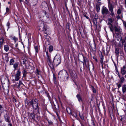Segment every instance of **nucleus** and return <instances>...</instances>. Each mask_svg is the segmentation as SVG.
<instances>
[{
	"mask_svg": "<svg viewBox=\"0 0 126 126\" xmlns=\"http://www.w3.org/2000/svg\"><path fill=\"white\" fill-rule=\"evenodd\" d=\"M58 76L59 78L64 79L65 80H67L69 78L67 71L64 70L60 71L58 74Z\"/></svg>",
	"mask_w": 126,
	"mask_h": 126,
	"instance_id": "f257e3e1",
	"label": "nucleus"
},
{
	"mask_svg": "<svg viewBox=\"0 0 126 126\" xmlns=\"http://www.w3.org/2000/svg\"><path fill=\"white\" fill-rule=\"evenodd\" d=\"M61 56L59 54H57L55 57L53 62H52V64L53 65V67L51 68H53L54 65L58 66L61 63Z\"/></svg>",
	"mask_w": 126,
	"mask_h": 126,
	"instance_id": "f03ea898",
	"label": "nucleus"
},
{
	"mask_svg": "<svg viewBox=\"0 0 126 126\" xmlns=\"http://www.w3.org/2000/svg\"><path fill=\"white\" fill-rule=\"evenodd\" d=\"M39 30L41 31L44 30L45 28L47 26L46 24L42 21H40L38 23Z\"/></svg>",
	"mask_w": 126,
	"mask_h": 126,
	"instance_id": "7ed1b4c3",
	"label": "nucleus"
},
{
	"mask_svg": "<svg viewBox=\"0 0 126 126\" xmlns=\"http://www.w3.org/2000/svg\"><path fill=\"white\" fill-rule=\"evenodd\" d=\"M108 7L109 11H110V15L113 17L115 16V15L113 11L114 7L113 5L109 3L108 4Z\"/></svg>",
	"mask_w": 126,
	"mask_h": 126,
	"instance_id": "20e7f679",
	"label": "nucleus"
},
{
	"mask_svg": "<svg viewBox=\"0 0 126 126\" xmlns=\"http://www.w3.org/2000/svg\"><path fill=\"white\" fill-rule=\"evenodd\" d=\"M66 110L67 112L69 114H70L76 119L77 118V115L76 112L73 111L72 112L70 109L69 107L67 108Z\"/></svg>",
	"mask_w": 126,
	"mask_h": 126,
	"instance_id": "39448f33",
	"label": "nucleus"
},
{
	"mask_svg": "<svg viewBox=\"0 0 126 126\" xmlns=\"http://www.w3.org/2000/svg\"><path fill=\"white\" fill-rule=\"evenodd\" d=\"M33 100L32 99L31 101L28 102L27 100V99L25 101V106L27 109H29L31 105H33Z\"/></svg>",
	"mask_w": 126,
	"mask_h": 126,
	"instance_id": "423d86ee",
	"label": "nucleus"
},
{
	"mask_svg": "<svg viewBox=\"0 0 126 126\" xmlns=\"http://www.w3.org/2000/svg\"><path fill=\"white\" fill-rule=\"evenodd\" d=\"M38 102L36 98H35L33 100V104L32 107L35 110H36L39 107Z\"/></svg>",
	"mask_w": 126,
	"mask_h": 126,
	"instance_id": "0eeeda50",
	"label": "nucleus"
},
{
	"mask_svg": "<svg viewBox=\"0 0 126 126\" xmlns=\"http://www.w3.org/2000/svg\"><path fill=\"white\" fill-rule=\"evenodd\" d=\"M21 76V72L20 69H18L15 75V80L16 81L20 79Z\"/></svg>",
	"mask_w": 126,
	"mask_h": 126,
	"instance_id": "6e6552de",
	"label": "nucleus"
},
{
	"mask_svg": "<svg viewBox=\"0 0 126 126\" xmlns=\"http://www.w3.org/2000/svg\"><path fill=\"white\" fill-rule=\"evenodd\" d=\"M101 13L103 15L105 14L107 15L109 13V11L107 8L103 6L102 9Z\"/></svg>",
	"mask_w": 126,
	"mask_h": 126,
	"instance_id": "1a4fd4ad",
	"label": "nucleus"
},
{
	"mask_svg": "<svg viewBox=\"0 0 126 126\" xmlns=\"http://www.w3.org/2000/svg\"><path fill=\"white\" fill-rule=\"evenodd\" d=\"M46 55L47 57V58L48 60V63L49 65L51 68L53 67V65L52 64V62L50 57L48 55V52H46Z\"/></svg>",
	"mask_w": 126,
	"mask_h": 126,
	"instance_id": "9d476101",
	"label": "nucleus"
},
{
	"mask_svg": "<svg viewBox=\"0 0 126 126\" xmlns=\"http://www.w3.org/2000/svg\"><path fill=\"white\" fill-rule=\"evenodd\" d=\"M44 31L45 33L47 34H50L51 33V31L49 27L47 26L45 28Z\"/></svg>",
	"mask_w": 126,
	"mask_h": 126,
	"instance_id": "9b49d317",
	"label": "nucleus"
},
{
	"mask_svg": "<svg viewBox=\"0 0 126 126\" xmlns=\"http://www.w3.org/2000/svg\"><path fill=\"white\" fill-rule=\"evenodd\" d=\"M39 16H40L41 18L44 17L45 16L46 17H47L46 15V12L44 10L41 11L39 14Z\"/></svg>",
	"mask_w": 126,
	"mask_h": 126,
	"instance_id": "f8f14e48",
	"label": "nucleus"
},
{
	"mask_svg": "<svg viewBox=\"0 0 126 126\" xmlns=\"http://www.w3.org/2000/svg\"><path fill=\"white\" fill-rule=\"evenodd\" d=\"M121 48H120L116 47L115 48V53L116 56L117 58H118L119 56V54L120 53L119 49L120 50Z\"/></svg>",
	"mask_w": 126,
	"mask_h": 126,
	"instance_id": "ddd939ff",
	"label": "nucleus"
},
{
	"mask_svg": "<svg viewBox=\"0 0 126 126\" xmlns=\"http://www.w3.org/2000/svg\"><path fill=\"white\" fill-rule=\"evenodd\" d=\"M121 73L122 75L123 76L125 75L126 73V66H123L121 68Z\"/></svg>",
	"mask_w": 126,
	"mask_h": 126,
	"instance_id": "4468645a",
	"label": "nucleus"
},
{
	"mask_svg": "<svg viewBox=\"0 0 126 126\" xmlns=\"http://www.w3.org/2000/svg\"><path fill=\"white\" fill-rule=\"evenodd\" d=\"M107 24L109 26V28H110V31L112 32H113L114 31V27L113 25L112 24L109 23V22H108Z\"/></svg>",
	"mask_w": 126,
	"mask_h": 126,
	"instance_id": "2eb2a0df",
	"label": "nucleus"
},
{
	"mask_svg": "<svg viewBox=\"0 0 126 126\" xmlns=\"http://www.w3.org/2000/svg\"><path fill=\"white\" fill-rule=\"evenodd\" d=\"M41 7L44 9L47 7L48 5L46 2L45 1L43 2L41 4Z\"/></svg>",
	"mask_w": 126,
	"mask_h": 126,
	"instance_id": "dca6fc26",
	"label": "nucleus"
},
{
	"mask_svg": "<svg viewBox=\"0 0 126 126\" xmlns=\"http://www.w3.org/2000/svg\"><path fill=\"white\" fill-rule=\"evenodd\" d=\"M118 75L120 79V83H123L125 80L124 77L123 76V75L121 77L119 75V73H118Z\"/></svg>",
	"mask_w": 126,
	"mask_h": 126,
	"instance_id": "f3484780",
	"label": "nucleus"
},
{
	"mask_svg": "<svg viewBox=\"0 0 126 126\" xmlns=\"http://www.w3.org/2000/svg\"><path fill=\"white\" fill-rule=\"evenodd\" d=\"M4 118L5 119V121L9 123H10V117L8 116V115L7 114H6L4 115Z\"/></svg>",
	"mask_w": 126,
	"mask_h": 126,
	"instance_id": "a211bd4d",
	"label": "nucleus"
},
{
	"mask_svg": "<svg viewBox=\"0 0 126 126\" xmlns=\"http://www.w3.org/2000/svg\"><path fill=\"white\" fill-rule=\"evenodd\" d=\"M119 43L122 44L126 43V36L125 37L124 39H123L121 37L119 41Z\"/></svg>",
	"mask_w": 126,
	"mask_h": 126,
	"instance_id": "6ab92c4d",
	"label": "nucleus"
},
{
	"mask_svg": "<svg viewBox=\"0 0 126 126\" xmlns=\"http://www.w3.org/2000/svg\"><path fill=\"white\" fill-rule=\"evenodd\" d=\"M122 91L123 94L126 93V84H124L122 86Z\"/></svg>",
	"mask_w": 126,
	"mask_h": 126,
	"instance_id": "aec40b11",
	"label": "nucleus"
},
{
	"mask_svg": "<svg viewBox=\"0 0 126 126\" xmlns=\"http://www.w3.org/2000/svg\"><path fill=\"white\" fill-rule=\"evenodd\" d=\"M4 42V40L3 37H0V47L2 46V44Z\"/></svg>",
	"mask_w": 126,
	"mask_h": 126,
	"instance_id": "412c9836",
	"label": "nucleus"
},
{
	"mask_svg": "<svg viewBox=\"0 0 126 126\" xmlns=\"http://www.w3.org/2000/svg\"><path fill=\"white\" fill-rule=\"evenodd\" d=\"M88 124L90 126H94V123L93 120H91L88 123Z\"/></svg>",
	"mask_w": 126,
	"mask_h": 126,
	"instance_id": "4be33fe9",
	"label": "nucleus"
},
{
	"mask_svg": "<svg viewBox=\"0 0 126 126\" xmlns=\"http://www.w3.org/2000/svg\"><path fill=\"white\" fill-rule=\"evenodd\" d=\"M32 3L33 6H35L37 3L38 0H29Z\"/></svg>",
	"mask_w": 126,
	"mask_h": 126,
	"instance_id": "5701e85b",
	"label": "nucleus"
},
{
	"mask_svg": "<svg viewBox=\"0 0 126 126\" xmlns=\"http://www.w3.org/2000/svg\"><path fill=\"white\" fill-rule=\"evenodd\" d=\"M18 63H16L13 64V67L15 70H16L18 65Z\"/></svg>",
	"mask_w": 126,
	"mask_h": 126,
	"instance_id": "b1692460",
	"label": "nucleus"
},
{
	"mask_svg": "<svg viewBox=\"0 0 126 126\" xmlns=\"http://www.w3.org/2000/svg\"><path fill=\"white\" fill-rule=\"evenodd\" d=\"M76 97H77L78 101L79 102L82 101V99L81 97L79 94H78L76 95Z\"/></svg>",
	"mask_w": 126,
	"mask_h": 126,
	"instance_id": "393cba45",
	"label": "nucleus"
},
{
	"mask_svg": "<svg viewBox=\"0 0 126 126\" xmlns=\"http://www.w3.org/2000/svg\"><path fill=\"white\" fill-rule=\"evenodd\" d=\"M114 29L115 32H121V31L119 28L117 27L116 26L114 27Z\"/></svg>",
	"mask_w": 126,
	"mask_h": 126,
	"instance_id": "a878e982",
	"label": "nucleus"
},
{
	"mask_svg": "<svg viewBox=\"0 0 126 126\" xmlns=\"http://www.w3.org/2000/svg\"><path fill=\"white\" fill-rule=\"evenodd\" d=\"M9 47L8 45H5L4 46V50L6 52L8 51L9 49Z\"/></svg>",
	"mask_w": 126,
	"mask_h": 126,
	"instance_id": "bb28decb",
	"label": "nucleus"
},
{
	"mask_svg": "<svg viewBox=\"0 0 126 126\" xmlns=\"http://www.w3.org/2000/svg\"><path fill=\"white\" fill-rule=\"evenodd\" d=\"M95 8L97 12H98L99 11L100 9V6L99 5L97 4Z\"/></svg>",
	"mask_w": 126,
	"mask_h": 126,
	"instance_id": "cd10ccee",
	"label": "nucleus"
},
{
	"mask_svg": "<svg viewBox=\"0 0 126 126\" xmlns=\"http://www.w3.org/2000/svg\"><path fill=\"white\" fill-rule=\"evenodd\" d=\"M15 60L13 59H11L10 61V65H13L14 64Z\"/></svg>",
	"mask_w": 126,
	"mask_h": 126,
	"instance_id": "c85d7f7f",
	"label": "nucleus"
},
{
	"mask_svg": "<svg viewBox=\"0 0 126 126\" xmlns=\"http://www.w3.org/2000/svg\"><path fill=\"white\" fill-rule=\"evenodd\" d=\"M101 56H100V62L102 64L103 63V56L102 55V54L101 55Z\"/></svg>",
	"mask_w": 126,
	"mask_h": 126,
	"instance_id": "c756f323",
	"label": "nucleus"
},
{
	"mask_svg": "<svg viewBox=\"0 0 126 126\" xmlns=\"http://www.w3.org/2000/svg\"><path fill=\"white\" fill-rule=\"evenodd\" d=\"M53 80L54 81V83L55 84H56L57 83V81L56 80V78L55 77V75L53 74Z\"/></svg>",
	"mask_w": 126,
	"mask_h": 126,
	"instance_id": "7c9ffc66",
	"label": "nucleus"
},
{
	"mask_svg": "<svg viewBox=\"0 0 126 126\" xmlns=\"http://www.w3.org/2000/svg\"><path fill=\"white\" fill-rule=\"evenodd\" d=\"M97 19H95L94 18L93 19V23L94 25H96L97 23Z\"/></svg>",
	"mask_w": 126,
	"mask_h": 126,
	"instance_id": "2f4dec72",
	"label": "nucleus"
},
{
	"mask_svg": "<svg viewBox=\"0 0 126 126\" xmlns=\"http://www.w3.org/2000/svg\"><path fill=\"white\" fill-rule=\"evenodd\" d=\"M30 116L31 117L32 119H34L35 118V114L33 113H31L30 114Z\"/></svg>",
	"mask_w": 126,
	"mask_h": 126,
	"instance_id": "473e14b6",
	"label": "nucleus"
},
{
	"mask_svg": "<svg viewBox=\"0 0 126 126\" xmlns=\"http://www.w3.org/2000/svg\"><path fill=\"white\" fill-rule=\"evenodd\" d=\"M53 50V47L52 46H49V51L51 52Z\"/></svg>",
	"mask_w": 126,
	"mask_h": 126,
	"instance_id": "72a5a7b5",
	"label": "nucleus"
},
{
	"mask_svg": "<svg viewBox=\"0 0 126 126\" xmlns=\"http://www.w3.org/2000/svg\"><path fill=\"white\" fill-rule=\"evenodd\" d=\"M27 74L26 71L25 69H24L23 72V77H25Z\"/></svg>",
	"mask_w": 126,
	"mask_h": 126,
	"instance_id": "f704fd0d",
	"label": "nucleus"
},
{
	"mask_svg": "<svg viewBox=\"0 0 126 126\" xmlns=\"http://www.w3.org/2000/svg\"><path fill=\"white\" fill-rule=\"evenodd\" d=\"M122 12V10L120 8L118 9V10L117 12V13L118 15H120L121 14Z\"/></svg>",
	"mask_w": 126,
	"mask_h": 126,
	"instance_id": "c9c22d12",
	"label": "nucleus"
},
{
	"mask_svg": "<svg viewBox=\"0 0 126 126\" xmlns=\"http://www.w3.org/2000/svg\"><path fill=\"white\" fill-rule=\"evenodd\" d=\"M122 46H124V50L126 53V43L124 44H122Z\"/></svg>",
	"mask_w": 126,
	"mask_h": 126,
	"instance_id": "e433bc0d",
	"label": "nucleus"
},
{
	"mask_svg": "<svg viewBox=\"0 0 126 126\" xmlns=\"http://www.w3.org/2000/svg\"><path fill=\"white\" fill-rule=\"evenodd\" d=\"M79 116L80 118L82 120H84V117L82 114L79 113Z\"/></svg>",
	"mask_w": 126,
	"mask_h": 126,
	"instance_id": "4c0bfd02",
	"label": "nucleus"
},
{
	"mask_svg": "<svg viewBox=\"0 0 126 126\" xmlns=\"http://www.w3.org/2000/svg\"><path fill=\"white\" fill-rule=\"evenodd\" d=\"M108 20L109 21L108 22H109V23H111L113 22L112 19L111 18H109L108 19Z\"/></svg>",
	"mask_w": 126,
	"mask_h": 126,
	"instance_id": "58836bf2",
	"label": "nucleus"
},
{
	"mask_svg": "<svg viewBox=\"0 0 126 126\" xmlns=\"http://www.w3.org/2000/svg\"><path fill=\"white\" fill-rule=\"evenodd\" d=\"M122 21L124 26L125 28V29L126 30V21L122 20Z\"/></svg>",
	"mask_w": 126,
	"mask_h": 126,
	"instance_id": "ea45409f",
	"label": "nucleus"
},
{
	"mask_svg": "<svg viewBox=\"0 0 126 126\" xmlns=\"http://www.w3.org/2000/svg\"><path fill=\"white\" fill-rule=\"evenodd\" d=\"M116 84L117 86L118 89L121 86V83H116Z\"/></svg>",
	"mask_w": 126,
	"mask_h": 126,
	"instance_id": "a19ab883",
	"label": "nucleus"
},
{
	"mask_svg": "<svg viewBox=\"0 0 126 126\" xmlns=\"http://www.w3.org/2000/svg\"><path fill=\"white\" fill-rule=\"evenodd\" d=\"M92 89L94 93H96V91L95 89L94 88V87L93 86H92Z\"/></svg>",
	"mask_w": 126,
	"mask_h": 126,
	"instance_id": "79ce46f5",
	"label": "nucleus"
},
{
	"mask_svg": "<svg viewBox=\"0 0 126 126\" xmlns=\"http://www.w3.org/2000/svg\"><path fill=\"white\" fill-rule=\"evenodd\" d=\"M23 84V83L22 81H19V82L18 85V87L19 88L20 85H22Z\"/></svg>",
	"mask_w": 126,
	"mask_h": 126,
	"instance_id": "37998d69",
	"label": "nucleus"
},
{
	"mask_svg": "<svg viewBox=\"0 0 126 126\" xmlns=\"http://www.w3.org/2000/svg\"><path fill=\"white\" fill-rule=\"evenodd\" d=\"M84 62H82V63H83V66L84 67V64H85V65L86 66H87V62L88 63V64L89 63V62H88V61H87H87H84Z\"/></svg>",
	"mask_w": 126,
	"mask_h": 126,
	"instance_id": "c03bdc74",
	"label": "nucleus"
},
{
	"mask_svg": "<svg viewBox=\"0 0 126 126\" xmlns=\"http://www.w3.org/2000/svg\"><path fill=\"white\" fill-rule=\"evenodd\" d=\"M34 48L35 49L36 52V53H37L38 52V47L37 46H35L34 47Z\"/></svg>",
	"mask_w": 126,
	"mask_h": 126,
	"instance_id": "a18cd8bd",
	"label": "nucleus"
},
{
	"mask_svg": "<svg viewBox=\"0 0 126 126\" xmlns=\"http://www.w3.org/2000/svg\"><path fill=\"white\" fill-rule=\"evenodd\" d=\"M48 121V123L50 125H52L53 124V123L50 120H47Z\"/></svg>",
	"mask_w": 126,
	"mask_h": 126,
	"instance_id": "49530a36",
	"label": "nucleus"
},
{
	"mask_svg": "<svg viewBox=\"0 0 126 126\" xmlns=\"http://www.w3.org/2000/svg\"><path fill=\"white\" fill-rule=\"evenodd\" d=\"M42 108L44 110H46L47 109L46 106L45 105L42 107Z\"/></svg>",
	"mask_w": 126,
	"mask_h": 126,
	"instance_id": "de8ad7c7",
	"label": "nucleus"
},
{
	"mask_svg": "<svg viewBox=\"0 0 126 126\" xmlns=\"http://www.w3.org/2000/svg\"><path fill=\"white\" fill-rule=\"evenodd\" d=\"M45 37V38L47 39L48 40H49L50 39V38L49 36L46 35Z\"/></svg>",
	"mask_w": 126,
	"mask_h": 126,
	"instance_id": "09e8293b",
	"label": "nucleus"
},
{
	"mask_svg": "<svg viewBox=\"0 0 126 126\" xmlns=\"http://www.w3.org/2000/svg\"><path fill=\"white\" fill-rule=\"evenodd\" d=\"M98 16L97 15V14H95L94 18L95 19H98Z\"/></svg>",
	"mask_w": 126,
	"mask_h": 126,
	"instance_id": "8fccbe9b",
	"label": "nucleus"
},
{
	"mask_svg": "<svg viewBox=\"0 0 126 126\" xmlns=\"http://www.w3.org/2000/svg\"><path fill=\"white\" fill-rule=\"evenodd\" d=\"M13 39L15 41V42H16V40L17 39V38H16L15 36L13 38Z\"/></svg>",
	"mask_w": 126,
	"mask_h": 126,
	"instance_id": "3c124183",
	"label": "nucleus"
},
{
	"mask_svg": "<svg viewBox=\"0 0 126 126\" xmlns=\"http://www.w3.org/2000/svg\"><path fill=\"white\" fill-rule=\"evenodd\" d=\"M83 57V61H87V59L86 58V57H85L83 55H82Z\"/></svg>",
	"mask_w": 126,
	"mask_h": 126,
	"instance_id": "603ef678",
	"label": "nucleus"
},
{
	"mask_svg": "<svg viewBox=\"0 0 126 126\" xmlns=\"http://www.w3.org/2000/svg\"><path fill=\"white\" fill-rule=\"evenodd\" d=\"M10 23L9 22H8L7 23V26H8V29H9L10 28L9 26L10 25Z\"/></svg>",
	"mask_w": 126,
	"mask_h": 126,
	"instance_id": "864d4df0",
	"label": "nucleus"
},
{
	"mask_svg": "<svg viewBox=\"0 0 126 126\" xmlns=\"http://www.w3.org/2000/svg\"><path fill=\"white\" fill-rule=\"evenodd\" d=\"M6 13H8L9 12V9L8 7H7L6 8Z\"/></svg>",
	"mask_w": 126,
	"mask_h": 126,
	"instance_id": "5fc2aeb1",
	"label": "nucleus"
},
{
	"mask_svg": "<svg viewBox=\"0 0 126 126\" xmlns=\"http://www.w3.org/2000/svg\"><path fill=\"white\" fill-rule=\"evenodd\" d=\"M26 61V60H24L23 61V64H26L25 62Z\"/></svg>",
	"mask_w": 126,
	"mask_h": 126,
	"instance_id": "6e6d98bb",
	"label": "nucleus"
},
{
	"mask_svg": "<svg viewBox=\"0 0 126 126\" xmlns=\"http://www.w3.org/2000/svg\"><path fill=\"white\" fill-rule=\"evenodd\" d=\"M40 72V71H39L38 70V69H36V73H37V74L38 75H40V74H39V72Z\"/></svg>",
	"mask_w": 126,
	"mask_h": 126,
	"instance_id": "4d7b16f0",
	"label": "nucleus"
},
{
	"mask_svg": "<svg viewBox=\"0 0 126 126\" xmlns=\"http://www.w3.org/2000/svg\"><path fill=\"white\" fill-rule=\"evenodd\" d=\"M93 58L96 62H97V60L95 57H93Z\"/></svg>",
	"mask_w": 126,
	"mask_h": 126,
	"instance_id": "13d9d810",
	"label": "nucleus"
},
{
	"mask_svg": "<svg viewBox=\"0 0 126 126\" xmlns=\"http://www.w3.org/2000/svg\"><path fill=\"white\" fill-rule=\"evenodd\" d=\"M118 45L119 47H122V48H123V46H122H122L120 44H119Z\"/></svg>",
	"mask_w": 126,
	"mask_h": 126,
	"instance_id": "bf43d9fd",
	"label": "nucleus"
},
{
	"mask_svg": "<svg viewBox=\"0 0 126 126\" xmlns=\"http://www.w3.org/2000/svg\"><path fill=\"white\" fill-rule=\"evenodd\" d=\"M13 101L14 102H16L17 101L16 100L15 98H13Z\"/></svg>",
	"mask_w": 126,
	"mask_h": 126,
	"instance_id": "052dcab7",
	"label": "nucleus"
},
{
	"mask_svg": "<svg viewBox=\"0 0 126 126\" xmlns=\"http://www.w3.org/2000/svg\"><path fill=\"white\" fill-rule=\"evenodd\" d=\"M119 15H118L117 16V18L118 19H119L120 18V17Z\"/></svg>",
	"mask_w": 126,
	"mask_h": 126,
	"instance_id": "680f3d73",
	"label": "nucleus"
},
{
	"mask_svg": "<svg viewBox=\"0 0 126 126\" xmlns=\"http://www.w3.org/2000/svg\"><path fill=\"white\" fill-rule=\"evenodd\" d=\"M84 16L87 19H89V17L88 16H87L86 15H84Z\"/></svg>",
	"mask_w": 126,
	"mask_h": 126,
	"instance_id": "e2e57ef3",
	"label": "nucleus"
},
{
	"mask_svg": "<svg viewBox=\"0 0 126 126\" xmlns=\"http://www.w3.org/2000/svg\"><path fill=\"white\" fill-rule=\"evenodd\" d=\"M125 0V6L126 7V0Z\"/></svg>",
	"mask_w": 126,
	"mask_h": 126,
	"instance_id": "0e129e2a",
	"label": "nucleus"
},
{
	"mask_svg": "<svg viewBox=\"0 0 126 126\" xmlns=\"http://www.w3.org/2000/svg\"><path fill=\"white\" fill-rule=\"evenodd\" d=\"M47 96H48V98L49 99L50 98V96L49 95V94H47Z\"/></svg>",
	"mask_w": 126,
	"mask_h": 126,
	"instance_id": "69168bd1",
	"label": "nucleus"
},
{
	"mask_svg": "<svg viewBox=\"0 0 126 126\" xmlns=\"http://www.w3.org/2000/svg\"><path fill=\"white\" fill-rule=\"evenodd\" d=\"M64 1L65 3H66L67 2V0H64Z\"/></svg>",
	"mask_w": 126,
	"mask_h": 126,
	"instance_id": "338daca9",
	"label": "nucleus"
},
{
	"mask_svg": "<svg viewBox=\"0 0 126 126\" xmlns=\"http://www.w3.org/2000/svg\"><path fill=\"white\" fill-rule=\"evenodd\" d=\"M8 125H9V126H12V125L11 123H9V124Z\"/></svg>",
	"mask_w": 126,
	"mask_h": 126,
	"instance_id": "774afa93",
	"label": "nucleus"
}]
</instances>
